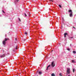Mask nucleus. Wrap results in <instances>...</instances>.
Instances as JSON below:
<instances>
[{
  "label": "nucleus",
  "instance_id": "obj_1",
  "mask_svg": "<svg viewBox=\"0 0 76 76\" xmlns=\"http://www.w3.org/2000/svg\"><path fill=\"white\" fill-rule=\"evenodd\" d=\"M7 40H9V38H5L4 40L2 42V44L4 45V46L6 45V42Z\"/></svg>",
  "mask_w": 76,
  "mask_h": 76
},
{
  "label": "nucleus",
  "instance_id": "obj_2",
  "mask_svg": "<svg viewBox=\"0 0 76 76\" xmlns=\"http://www.w3.org/2000/svg\"><path fill=\"white\" fill-rule=\"evenodd\" d=\"M68 12H69V16L70 17H72V11L71 10H69Z\"/></svg>",
  "mask_w": 76,
  "mask_h": 76
},
{
  "label": "nucleus",
  "instance_id": "obj_3",
  "mask_svg": "<svg viewBox=\"0 0 76 76\" xmlns=\"http://www.w3.org/2000/svg\"><path fill=\"white\" fill-rule=\"evenodd\" d=\"M70 68H68L67 69L66 72L68 73V74H70Z\"/></svg>",
  "mask_w": 76,
  "mask_h": 76
},
{
  "label": "nucleus",
  "instance_id": "obj_4",
  "mask_svg": "<svg viewBox=\"0 0 76 76\" xmlns=\"http://www.w3.org/2000/svg\"><path fill=\"white\" fill-rule=\"evenodd\" d=\"M51 66L52 67H54L55 66V64H54V62H53L51 64Z\"/></svg>",
  "mask_w": 76,
  "mask_h": 76
},
{
  "label": "nucleus",
  "instance_id": "obj_5",
  "mask_svg": "<svg viewBox=\"0 0 76 76\" xmlns=\"http://www.w3.org/2000/svg\"><path fill=\"white\" fill-rule=\"evenodd\" d=\"M67 35V33H65L64 34V37L65 38H66V35Z\"/></svg>",
  "mask_w": 76,
  "mask_h": 76
},
{
  "label": "nucleus",
  "instance_id": "obj_6",
  "mask_svg": "<svg viewBox=\"0 0 76 76\" xmlns=\"http://www.w3.org/2000/svg\"><path fill=\"white\" fill-rule=\"evenodd\" d=\"M0 57H1V58H2L3 57H5V55H3L2 56H0Z\"/></svg>",
  "mask_w": 76,
  "mask_h": 76
},
{
  "label": "nucleus",
  "instance_id": "obj_7",
  "mask_svg": "<svg viewBox=\"0 0 76 76\" xmlns=\"http://www.w3.org/2000/svg\"><path fill=\"white\" fill-rule=\"evenodd\" d=\"M50 66H51V65H49L48 66H47V69H46L47 70H48V68L49 67H50Z\"/></svg>",
  "mask_w": 76,
  "mask_h": 76
},
{
  "label": "nucleus",
  "instance_id": "obj_8",
  "mask_svg": "<svg viewBox=\"0 0 76 76\" xmlns=\"http://www.w3.org/2000/svg\"><path fill=\"white\" fill-rule=\"evenodd\" d=\"M42 74V72H39V75H41Z\"/></svg>",
  "mask_w": 76,
  "mask_h": 76
},
{
  "label": "nucleus",
  "instance_id": "obj_9",
  "mask_svg": "<svg viewBox=\"0 0 76 76\" xmlns=\"http://www.w3.org/2000/svg\"><path fill=\"white\" fill-rule=\"evenodd\" d=\"M72 63H76V62H75V60H72Z\"/></svg>",
  "mask_w": 76,
  "mask_h": 76
},
{
  "label": "nucleus",
  "instance_id": "obj_10",
  "mask_svg": "<svg viewBox=\"0 0 76 76\" xmlns=\"http://www.w3.org/2000/svg\"><path fill=\"white\" fill-rule=\"evenodd\" d=\"M59 76H63V75H62V74H61V73H60L59 74Z\"/></svg>",
  "mask_w": 76,
  "mask_h": 76
},
{
  "label": "nucleus",
  "instance_id": "obj_11",
  "mask_svg": "<svg viewBox=\"0 0 76 76\" xmlns=\"http://www.w3.org/2000/svg\"><path fill=\"white\" fill-rule=\"evenodd\" d=\"M73 54H76V51H73Z\"/></svg>",
  "mask_w": 76,
  "mask_h": 76
},
{
  "label": "nucleus",
  "instance_id": "obj_12",
  "mask_svg": "<svg viewBox=\"0 0 76 76\" xmlns=\"http://www.w3.org/2000/svg\"><path fill=\"white\" fill-rule=\"evenodd\" d=\"M51 76H55V75H54V73H52V74H51Z\"/></svg>",
  "mask_w": 76,
  "mask_h": 76
},
{
  "label": "nucleus",
  "instance_id": "obj_13",
  "mask_svg": "<svg viewBox=\"0 0 76 76\" xmlns=\"http://www.w3.org/2000/svg\"><path fill=\"white\" fill-rule=\"evenodd\" d=\"M18 47V46L16 45V47L15 48V49H16V50H17L18 49L17 48Z\"/></svg>",
  "mask_w": 76,
  "mask_h": 76
},
{
  "label": "nucleus",
  "instance_id": "obj_14",
  "mask_svg": "<svg viewBox=\"0 0 76 76\" xmlns=\"http://www.w3.org/2000/svg\"><path fill=\"white\" fill-rule=\"evenodd\" d=\"M25 35H28V33H27V32H26L25 33Z\"/></svg>",
  "mask_w": 76,
  "mask_h": 76
},
{
  "label": "nucleus",
  "instance_id": "obj_15",
  "mask_svg": "<svg viewBox=\"0 0 76 76\" xmlns=\"http://www.w3.org/2000/svg\"><path fill=\"white\" fill-rule=\"evenodd\" d=\"M67 50H68V51H70V49H69V48H67Z\"/></svg>",
  "mask_w": 76,
  "mask_h": 76
},
{
  "label": "nucleus",
  "instance_id": "obj_16",
  "mask_svg": "<svg viewBox=\"0 0 76 76\" xmlns=\"http://www.w3.org/2000/svg\"><path fill=\"white\" fill-rule=\"evenodd\" d=\"M19 1V0H16L15 1L16 2H18Z\"/></svg>",
  "mask_w": 76,
  "mask_h": 76
},
{
  "label": "nucleus",
  "instance_id": "obj_17",
  "mask_svg": "<svg viewBox=\"0 0 76 76\" xmlns=\"http://www.w3.org/2000/svg\"><path fill=\"white\" fill-rule=\"evenodd\" d=\"M59 7H60V8H61V6L60 5H59Z\"/></svg>",
  "mask_w": 76,
  "mask_h": 76
},
{
  "label": "nucleus",
  "instance_id": "obj_18",
  "mask_svg": "<svg viewBox=\"0 0 76 76\" xmlns=\"http://www.w3.org/2000/svg\"><path fill=\"white\" fill-rule=\"evenodd\" d=\"M18 20H19L20 21V22H21V20H20V19L19 18H18Z\"/></svg>",
  "mask_w": 76,
  "mask_h": 76
},
{
  "label": "nucleus",
  "instance_id": "obj_19",
  "mask_svg": "<svg viewBox=\"0 0 76 76\" xmlns=\"http://www.w3.org/2000/svg\"><path fill=\"white\" fill-rule=\"evenodd\" d=\"M24 15H25V16H26H26H27V15H26V13L24 14Z\"/></svg>",
  "mask_w": 76,
  "mask_h": 76
},
{
  "label": "nucleus",
  "instance_id": "obj_20",
  "mask_svg": "<svg viewBox=\"0 0 76 76\" xmlns=\"http://www.w3.org/2000/svg\"><path fill=\"white\" fill-rule=\"evenodd\" d=\"M2 12L4 13H5V12L3 11V10H2Z\"/></svg>",
  "mask_w": 76,
  "mask_h": 76
},
{
  "label": "nucleus",
  "instance_id": "obj_21",
  "mask_svg": "<svg viewBox=\"0 0 76 76\" xmlns=\"http://www.w3.org/2000/svg\"><path fill=\"white\" fill-rule=\"evenodd\" d=\"M73 72H75V69H73Z\"/></svg>",
  "mask_w": 76,
  "mask_h": 76
},
{
  "label": "nucleus",
  "instance_id": "obj_22",
  "mask_svg": "<svg viewBox=\"0 0 76 76\" xmlns=\"http://www.w3.org/2000/svg\"><path fill=\"white\" fill-rule=\"evenodd\" d=\"M50 1H53L50 0Z\"/></svg>",
  "mask_w": 76,
  "mask_h": 76
},
{
  "label": "nucleus",
  "instance_id": "obj_23",
  "mask_svg": "<svg viewBox=\"0 0 76 76\" xmlns=\"http://www.w3.org/2000/svg\"><path fill=\"white\" fill-rule=\"evenodd\" d=\"M15 40L16 41V40H17V38H15Z\"/></svg>",
  "mask_w": 76,
  "mask_h": 76
},
{
  "label": "nucleus",
  "instance_id": "obj_24",
  "mask_svg": "<svg viewBox=\"0 0 76 76\" xmlns=\"http://www.w3.org/2000/svg\"><path fill=\"white\" fill-rule=\"evenodd\" d=\"M70 38H73V37H70Z\"/></svg>",
  "mask_w": 76,
  "mask_h": 76
},
{
  "label": "nucleus",
  "instance_id": "obj_25",
  "mask_svg": "<svg viewBox=\"0 0 76 76\" xmlns=\"http://www.w3.org/2000/svg\"><path fill=\"white\" fill-rule=\"evenodd\" d=\"M62 19H63V20H64V18H62Z\"/></svg>",
  "mask_w": 76,
  "mask_h": 76
},
{
  "label": "nucleus",
  "instance_id": "obj_26",
  "mask_svg": "<svg viewBox=\"0 0 76 76\" xmlns=\"http://www.w3.org/2000/svg\"><path fill=\"white\" fill-rule=\"evenodd\" d=\"M73 28H75V27H74V26L73 27Z\"/></svg>",
  "mask_w": 76,
  "mask_h": 76
},
{
  "label": "nucleus",
  "instance_id": "obj_27",
  "mask_svg": "<svg viewBox=\"0 0 76 76\" xmlns=\"http://www.w3.org/2000/svg\"><path fill=\"white\" fill-rule=\"evenodd\" d=\"M59 45H60V44H59Z\"/></svg>",
  "mask_w": 76,
  "mask_h": 76
},
{
  "label": "nucleus",
  "instance_id": "obj_28",
  "mask_svg": "<svg viewBox=\"0 0 76 76\" xmlns=\"http://www.w3.org/2000/svg\"><path fill=\"white\" fill-rule=\"evenodd\" d=\"M23 41H25V40H24Z\"/></svg>",
  "mask_w": 76,
  "mask_h": 76
},
{
  "label": "nucleus",
  "instance_id": "obj_29",
  "mask_svg": "<svg viewBox=\"0 0 76 76\" xmlns=\"http://www.w3.org/2000/svg\"><path fill=\"white\" fill-rule=\"evenodd\" d=\"M72 45V44H71V45Z\"/></svg>",
  "mask_w": 76,
  "mask_h": 76
}]
</instances>
